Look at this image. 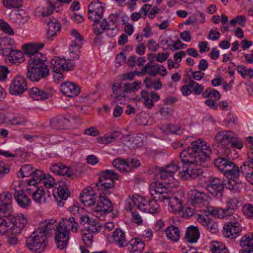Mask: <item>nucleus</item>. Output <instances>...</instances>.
<instances>
[{
    "label": "nucleus",
    "instance_id": "f257e3e1",
    "mask_svg": "<svg viewBox=\"0 0 253 253\" xmlns=\"http://www.w3.org/2000/svg\"><path fill=\"white\" fill-rule=\"evenodd\" d=\"M43 46V43H29L22 46L25 54L29 57L26 75L32 82H37L41 79H45L49 75L44 55L39 52Z\"/></svg>",
    "mask_w": 253,
    "mask_h": 253
},
{
    "label": "nucleus",
    "instance_id": "f03ea898",
    "mask_svg": "<svg viewBox=\"0 0 253 253\" xmlns=\"http://www.w3.org/2000/svg\"><path fill=\"white\" fill-rule=\"evenodd\" d=\"M56 220L53 219H46L40 223L39 227L34 231L26 239L28 249L36 253L43 251L47 238L55 229L54 224Z\"/></svg>",
    "mask_w": 253,
    "mask_h": 253
},
{
    "label": "nucleus",
    "instance_id": "7ed1b4c3",
    "mask_svg": "<svg viewBox=\"0 0 253 253\" xmlns=\"http://www.w3.org/2000/svg\"><path fill=\"white\" fill-rule=\"evenodd\" d=\"M154 192L156 196L155 199L157 200L165 202H169V206L171 210L175 212L180 211L182 209V203L176 197L173 196L169 188L161 182H157L155 183Z\"/></svg>",
    "mask_w": 253,
    "mask_h": 253
},
{
    "label": "nucleus",
    "instance_id": "20e7f679",
    "mask_svg": "<svg viewBox=\"0 0 253 253\" xmlns=\"http://www.w3.org/2000/svg\"><path fill=\"white\" fill-rule=\"evenodd\" d=\"M215 140L218 147L224 149L227 155L230 153V148L241 149L243 147L242 141L240 140L232 131H221L215 136Z\"/></svg>",
    "mask_w": 253,
    "mask_h": 253
},
{
    "label": "nucleus",
    "instance_id": "39448f33",
    "mask_svg": "<svg viewBox=\"0 0 253 253\" xmlns=\"http://www.w3.org/2000/svg\"><path fill=\"white\" fill-rule=\"evenodd\" d=\"M206 156H208L207 154H210V151L206 152ZM203 155V154H201ZM180 158L181 160L182 164H195L196 165H202L206 162V159H207L205 156H198L191 150L189 147L185 149L182 151L179 155Z\"/></svg>",
    "mask_w": 253,
    "mask_h": 253
},
{
    "label": "nucleus",
    "instance_id": "423d86ee",
    "mask_svg": "<svg viewBox=\"0 0 253 253\" xmlns=\"http://www.w3.org/2000/svg\"><path fill=\"white\" fill-rule=\"evenodd\" d=\"M242 173L241 172V169L236 168L225 173L224 174L227 178L228 181L225 184V187L233 192H239L240 191V185L242 183L240 179V176Z\"/></svg>",
    "mask_w": 253,
    "mask_h": 253
},
{
    "label": "nucleus",
    "instance_id": "0eeeda50",
    "mask_svg": "<svg viewBox=\"0 0 253 253\" xmlns=\"http://www.w3.org/2000/svg\"><path fill=\"white\" fill-rule=\"evenodd\" d=\"M9 230L13 235L20 234L28 223L27 218L23 214L19 213L14 216L8 214Z\"/></svg>",
    "mask_w": 253,
    "mask_h": 253
},
{
    "label": "nucleus",
    "instance_id": "6e6552de",
    "mask_svg": "<svg viewBox=\"0 0 253 253\" xmlns=\"http://www.w3.org/2000/svg\"><path fill=\"white\" fill-rule=\"evenodd\" d=\"M224 181L215 177H211L209 179L207 189L209 192L213 196L221 198L223 196V192L225 186Z\"/></svg>",
    "mask_w": 253,
    "mask_h": 253
},
{
    "label": "nucleus",
    "instance_id": "1a4fd4ad",
    "mask_svg": "<svg viewBox=\"0 0 253 253\" xmlns=\"http://www.w3.org/2000/svg\"><path fill=\"white\" fill-rule=\"evenodd\" d=\"M188 147L196 154V155L198 156H201V154H203V156H205L206 155L207 152H208V151H210V154H207L208 156H205V157H207L206 162L210 160V158L212 152L211 149L204 140L199 139L195 141H193L191 142L190 146Z\"/></svg>",
    "mask_w": 253,
    "mask_h": 253
},
{
    "label": "nucleus",
    "instance_id": "9d476101",
    "mask_svg": "<svg viewBox=\"0 0 253 253\" xmlns=\"http://www.w3.org/2000/svg\"><path fill=\"white\" fill-rule=\"evenodd\" d=\"M50 63L53 72L54 73L71 71L75 67L74 64L73 62H68L66 59L61 58L58 56L54 57L51 60Z\"/></svg>",
    "mask_w": 253,
    "mask_h": 253
},
{
    "label": "nucleus",
    "instance_id": "9b49d317",
    "mask_svg": "<svg viewBox=\"0 0 253 253\" xmlns=\"http://www.w3.org/2000/svg\"><path fill=\"white\" fill-rule=\"evenodd\" d=\"M27 89L26 80L21 76H17L13 79L9 88L10 93L14 95L22 94Z\"/></svg>",
    "mask_w": 253,
    "mask_h": 253
},
{
    "label": "nucleus",
    "instance_id": "f8f14e48",
    "mask_svg": "<svg viewBox=\"0 0 253 253\" xmlns=\"http://www.w3.org/2000/svg\"><path fill=\"white\" fill-rule=\"evenodd\" d=\"M104 7L98 0L92 1L88 7V18L91 21L97 22L103 17Z\"/></svg>",
    "mask_w": 253,
    "mask_h": 253
},
{
    "label": "nucleus",
    "instance_id": "ddd939ff",
    "mask_svg": "<svg viewBox=\"0 0 253 253\" xmlns=\"http://www.w3.org/2000/svg\"><path fill=\"white\" fill-rule=\"evenodd\" d=\"M209 196L204 192L196 189L191 190L189 192V199L191 201L192 207L201 208L208 201Z\"/></svg>",
    "mask_w": 253,
    "mask_h": 253
},
{
    "label": "nucleus",
    "instance_id": "4468645a",
    "mask_svg": "<svg viewBox=\"0 0 253 253\" xmlns=\"http://www.w3.org/2000/svg\"><path fill=\"white\" fill-rule=\"evenodd\" d=\"M70 192L66 183L63 181L59 182V186L57 187L56 194H54L55 199L59 207H63L66 203L67 198L70 196Z\"/></svg>",
    "mask_w": 253,
    "mask_h": 253
},
{
    "label": "nucleus",
    "instance_id": "2eb2a0df",
    "mask_svg": "<svg viewBox=\"0 0 253 253\" xmlns=\"http://www.w3.org/2000/svg\"><path fill=\"white\" fill-rule=\"evenodd\" d=\"M241 231L242 228L240 223L236 221L228 222L224 224L222 232L225 237L233 239L240 235Z\"/></svg>",
    "mask_w": 253,
    "mask_h": 253
},
{
    "label": "nucleus",
    "instance_id": "dca6fc26",
    "mask_svg": "<svg viewBox=\"0 0 253 253\" xmlns=\"http://www.w3.org/2000/svg\"><path fill=\"white\" fill-rule=\"evenodd\" d=\"M54 224L55 227H57L59 229H62L64 231H68V234H70V232L76 233L79 229V225L76 221L75 217H72L69 218H63L62 221H60L58 225Z\"/></svg>",
    "mask_w": 253,
    "mask_h": 253
},
{
    "label": "nucleus",
    "instance_id": "f3484780",
    "mask_svg": "<svg viewBox=\"0 0 253 253\" xmlns=\"http://www.w3.org/2000/svg\"><path fill=\"white\" fill-rule=\"evenodd\" d=\"M79 222L80 224L83 226L87 225V226L85 227L89 230L91 231L94 233H97L100 231L102 228L101 224L96 219H90L87 215H83V213L81 214L78 216Z\"/></svg>",
    "mask_w": 253,
    "mask_h": 253
},
{
    "label": "nucleus",
    "instance_id": "a211bd4d",
    "mask_svg": "<svg viewBox=\"0 0 253 253\" xmlns=\"http://www.w3.org/2000/svg\"><path fill=\"white\" fill-rule=\"evenodd\" d=\"M60 90L63 94L68 97H74L78 95L81 89L80 86L75 83L66 82L60 84Z\"/></svg>",
    "mask_w": 253,
    "mask_h": 253
},
{
    "label": "nucleus",
    "instance_id": "6ab92c4d",
    "mask_svg": "<svg viewBox=\"0 0 253 253\" xmlns=\"http://www.w3.org/2000/svg\"><path fill=\"white\" fill-rule=\"evenodd\" d=\"M53 91L52 87L46 88L42 90L34 87L29 90V95L35 100H43L50 97L53 93Z\"/></svg>",
    "mask_w": 253,
    "mask_h": 253
},
{
    "label": "nucleus",
    "instance_id": "aec40b11",
    "mask_svg": "<svg viewBox=\"0 0 253 253\" xmlns=\"http://www.w3.org/2000/svg\"><path fill=\"white\" fill-rule=\"evenodd\" d=\"M106 195L103 193L100 194L99 196V202L97 204L96 207L95 208V211H102L105 214L111 212L113 210V206L110 200Z\"/></svg>",
    "mask_w": 253,
    "mask_h": 253
},
{
    "label": "nucleus",
    "instance_id": "412c9836",
    "mask_svg": "<svg viewBox=\"0 0 253 253\" xmlns=\"http://www.w3.org/2000/svg\"><path fill=\"white\" fill-rule=\"evenodd\" d=\"M56 227L54 239L57 248L62 250L67 246L69 235L68 231H64L62 229Z\"/></svg>",
    "mask_w": 253,
    "mask_h": 253
},
{
    "label": "nucleus",
    "instance_id": "4be33fe9",
    "mask_svg": "<svg viewBox=\"0 0 253 253\" xmlns=\"http://www.w3.org/2000/svg\"><path fill=\"white\" fill-rule=\"evenodd\" d=\"M12 195L8 192L0 194V213L5 214L11 209Z\"/></svg>",
    "mask_w": 253,
    "mask_h": 253
},
{
    "label": "nucleus",
    "instance_id": "5701e85b",
    "mask_svg": "<svg viewBox=\"0 0 253 253\" xmlns=\"http://www.w3.org/2000/svg\"><path fill=\"white\" fill-rule=\"evenodd\" d=\"M70 121L62 116H57L50 121V126L55 129H66L69 126Z\"/></svg>",
    "mask_w": 253,
    "mask_h": 253
},
{
    "label": "nucleus",
    "instance_id": "b1692460",
    "mask_svg": "<svg viewBox=\"0 0 253 253\" xmlns=\"http://www.w3.org/2000/svg\"><path fill=\"white\" fill-rule=\"evenodd\" d=\"M199 221L202 225L210 232L212 233H216L218 231L217 223L209 215H200L198 218Z\"/></svg>",
    "mask_w": 253,
    "mask_h": 253
},
{
    "label": "nucleus",
    "instance_id": "393cba45",
    "mask_svg": "<svg viewBox=\"0 0 253 253\" xmlns=\"http://www.w3.org/2000/svg\"><path fill=\"white\" fill-rule=\"evenodd\" d=\"M141 97L144 99V104L148 108L150 109L154 106V102H156L160 99V96L158 93L151 91L149 92L147 90H142L141 91Z\"/></svg>",
    "mask_w": 253,
    "mask_h": 253
},
{
    "label": "nucleus",
    "instance_id": "a878e982",
    "mask_svg": "<svg viewBox=\"0 0 253 253\" xmlns=\"http://www.w3.org/2000/svg\"><path fill=\"white\" fill-rule=\"evenodd\" d=\"M199 237L200 232L197 227L191 225L186 229L184 239L188 243H196Z\"/></svg>",
    "mask_w": 253,
    "mask_h": 253
},
{
    "label": "nucleus",
    "instance_id": "bb28decb",
    "mask_svg": "<svg viewBox=\"0 0 253 253\" xmlns=\"http://www.w3.org/2000/svg\"><path fill=\"white\" fill-rule=\"evenodd\" d=\"M154 54H148V58L150 61L143 67V71L146 72V74H149L152 76L155 77L160 72L161 65L158 64H153L152 57H154Z\"/></svg>",
    "mask_w": 253,
    "mask_h": 253
},
{
    "label": "nucleus",
    "instance_id": "cd10ccee",
    "mask_svg": "<svg viewBox=\"0 0 253 253\" xmlns=\"http://www.w3.org/2000/svg\"><path fill=\"white\" fill-rule=\"evenodd\" d=\"M14 196L18 205L23 208H27L31 202V199L24 193L23 190L15 189Z\"/></svg>",
    "mask_w": 253,
    "mask_h": 253
},
{
    "label": "nucleus",
    "instance_id": "c85d7f7f",
    "mask_svg": "<svg viewBox=\"0 0 253 253\" xmlns=\"http://www.w3.org/2000/svg\"><path fill=\"white\" fill-rule=\"evenodd\" d=\"M57 21L56 19H54L50 20L47 23L48 29L47 31V39L48 41H52L53 38L56 36L57 33L60 31L61 26Z\"/></svg>",
    "mask_w": 253,
    "mask_h": 253
},
{
    "label": "nucleus",
    "instance_id": "c756f323",
    "mask_svg": "<svg viewBox=\"0 0 253 253\" xmlns=\"http://www.w3.org/2000/svg\"><path fill=\"white\" fill-rule=\"evenodd\" d=\"M130 246L128 248L130 253H141L145 247L144 241L138 238L132 239L129 242Z\"/></svg>",
    "mask_w": 253,
    "mask_h": 253
},
{
    "label": "nucleus",
    "instance_id": "7c9ffc66",
    "mask_svg": "<svg viewBox=\"0 0 253 253\" xmlns=\"http://www.w3.org/2000/svg\"><path fill=\"white\" fill-rule=\"evenodd\" d=\"M112 238L114 242L120 248H123L127 245L125 233L120 228L116 229L113 232Z\"/></svg>",
    "mask_w": 253,
    "mask_h": 253
},
{
    "label": "nucleus",
    "instance_id": "2f4dec72",
    "mask_svg": "<svg viewBox=\"0 0 253 253\" xmlns=\"http://www.w3.org/2000/svg\"><path fill=\"white\" fill-rule=\"evenodd\" d=\"M167 238L173 242H178L180 238V231L178 228L174 225H170L165 230Z\"/></svg>",
    "mask_w": 253,
    "mask_h": 253
},
{
    "label": "nucleus",
    "instance_id": "473e14b6",
    "mask_svg": "<svg viewBox=\"0 0 253 253\" xmlns=\"http://www.w3.org/2000/svg\"><path fill=\"white\" fill-rule=\"evenodd\" d=\"M115 182L114 181L110 180V181L102 180V181H100V178H99L98 181L95 183L96 188L97 190L100 189L102 190V193L105 194V195L110 194L111 192L109 190L113 188Z\"/></svg>",
    "mask_w": 253,
    "mask_h": 253
},
{
    "label": "nucleus",
    "instance_id": "72a5a7b5",
    "mask_svg": "<svg viewBox=\"0 0 253 253\" xmlns=\"http://www.w3.org/2000/svg\"><path fill=\"white\" fill-rule=\"evenodd\" d=\"M93 22L94 32L96 35L102 34L107 29H111L109 22L107 21L106 18L104 19L101 23L100 20H99L97 22H96V21Z\"/></svg>",
    "mask_w": 253,
    "mask_h": 253
},
{
    "label": "nucleus",
    "instance_id": "f704fd0d",
    "mask_svg": "<svg viewBox=\"0 0 253 253\" xmlns=\"http://www.w3.org/2000/svg\"><path fill=\"white\" fill-rule=\"evenodd\" d=\"M32 177L27 181L29 185L36 186L39 183H42L43 179L45 176V173H43L42 170L36 169L33 171V173L31 175Z\"/></svg>",
    "mask_w": 253,
    "mask_h": 253
},
{
    "label": "nucleus",
    "instance_id": "c9c22d12",
    "mask_svg": "<svg viewBox=\"0 0 253 253\" xmlns=\"http://www.w3.org/2000/svg\"><path fill=\"white\" fill-rule=\"evenodd\" d=\"M100 181L109 180L114 181L115 180H119L120 175L114 170L111 169H107L101 171L99 174Z\"/></svg>",
    "mask_w": 253,
    "mask_h": 253
},
{
    "label": "nucleus",
    "instance_id": "e433bc0d",
    "mask_svg": "<svg viewBox=\"0 0 253 253\" xmlns=\"http://www.w3.org/2000/svg\"><path fill=\"white\" fill-rule=\"evenodd\" d=\"M210 248L212 253H229L225 244L216 241L211 242Z\"/></svg>",
    "mask_w": 253,
    "mask_h": 253
},
{
    "label": "nucleus",
    "instance_id": "4c0bfd02",
    "mask_svg": "<svg viewBox=\"0 0 253 253\" xmlns=\"http://www.w3.org/2000/svg\"><path fill=\"white\" fill-rule=\"evenodd\" d=\"M203 173V171L201 169L193 168L189 169L187 168H184V166H182V169L180 171L181 176L183 177L187 174L192 178L198 177L202 175Z\"/></svg>",
    "mask_w": 253,
    "mask_h": 253
},
{
    "label": "nucleus",
    "instance_id": "58836bf2",
    "mask_svg": "<svg viewBox=\"0 0 253 253\" xmlns=\"http://www.w3.org/2000/svg\"><path fill=\"white\" fill-rule=\"evenodd\" d=\"M81 47V45L79 43L76 42V41L72 42V43L69 47L70 59H68V61H74L79 58L80 49Z\"/></svg>",
    "mask_w": 253,
    "mask_h": 253
},
{
    "label": "nucleus",
    "instance_id": "ea45409f",
    "mask_svg": "<svg viewBox=\"0 0 253 253\" xmlns=\"http://www.w3.org/2000/svg\"><path fill=\"white\" fill-rule=\"evenodd\" d=\"M47 3L48 4V7L37 8V10H39V13H40L41 15L43 17L49 15L53 12V11L55 9L56 7L58 8L60 6H57L55 1L53 3L50 0H47Z\"/></svg>",
    "mask_w": 253,
    "mask_h": 253
},
{
    "label": "nucleus",
    "instance_id": "a19ab883",
    "mask_svg": "<svg viewBox=\"0 0 253 253\" xmlns=\"http://www.w3.org/2000/svg\"><path fill=\"white\" fill-rule=\"evenodd\" d=\"M113 93L115 94L114 98L117 101L120 100L123 98H126V93L125 92V88L123 89L122 87V84L116 82L112 85Z\"/></svg>",
    "mask_w": 253,
    "mask_h": 253
},
{
    "label": "nucleus",
    "instance_id": "79ce46f5",
    "mask_svg": "<svg viewBox=\"0 0 253 253\" xmlns=\"http://www.w3.org/2000/svg\"><path fill=\"white\" fill-rule=\"evenodd\" d=\"M182 166L183 165L181 164V162L177 161H173L164 169L165 170L168 172L169 174L173 176V174L178 170L179 171H181L182 169Z\"/></svg>",
    "mask_w": 253,
    "mask_h": 253
},
{
    "label": "nucleus",
    "instance_id": "37998d69",
    "mask_svg": "<svg viewBox=\"0 0 253 253\" xmlns=\"http://www.w3.org/2000/svg\"><path fill=\"white\" fill-rule=\"evenodd\" d=\"M112 165L120 171H130V169H127L128 164L126 163V161L122 158L119 157L114 160L112 162Z\"/></svg>",
    "mask_w": 253,
    "mask_h": 253
},
{
    "label": "nucleus",
    "instance_id": "c03bdc74",
    "mask_svg": "<svg viewBox=\"0 0 253 253\" xmlns=\"http://www.w3.org/2000/svg\"><path fill=\"white\" fill-rule=\"evenodd\" d=\"M241 172L246 177V179L253 185V167L243 165L241 167Z\"/></svg>",
    "mask_w": 253,
    "mask_h": 253
},
{
    "label": "nucleus",
    "instance_id": "a18cd8bd",
    "mask_svg": "<svg viewBox=\"0 0 253 253\" xmlns=\"http://www.w3.org/2000/svg\"><path fill=\"white\" fill-rule=\"evenodd\" d=\"M23 53L17 49H14L11 55L7 58V62L13 64H19L23 61Z\"/></svg>",
    "mask_w": 253,
    "mask_h": 253
},
{
    "label": "nucleus",
    "instance_id": "49530a36",
    "mask_svg": "<svg viewBox=\"0 0 253 253\" xmlns=\"http://www.w3.org/2000/svg\"><path fill=\"white\" fill-rule=\"evenodd\" d=\"M144 83L147 88H153L155 90L160 89L162 87V83L160 79L152 81L150 78L146 77L144 81Z\"/></svg>",
    "mask_w": 253,
    "mask_h": 253
},
{
    "label": "nucleus",
    "instance_id": "de8ad7c7",
    "mask_svg": "<svg viewBox=\"0 0 253 253\" xmlns=\"http://www.w3.org/2000/svg\"><path fill=\"white\" fill-rule=\"evenodd\" d=\"M202 96L204 98H209V99L214 97L215 101L219 100L221 97L219 92L217 90L211 87L207 88L205 91L203 92Z\"/></svg>",
    "mask_w": 253,
    "mask_h": 253
},
{
    "label": "nucleus",
    "instance_id": "09e8293b",
    "mask_svg": "<svg viewBox=\"0 0 253 253\" xmlns=\"http://www.w3.org/2000/svg\"><path fill=\"white\" fill-rule=\"evenodd\" d=\"M33 167L31 165H24L22 166L17 172V175L18 177L23 178L31 176L33 173Z\"/></svg>",
    "mask_w": 253,
    "mask_h": 253
},
{
    "label": "nucleus",
    "instance_id": "8fccbe9b",
    "mask_svg": "<svg viewBox=\"0 0 253 253\" xmlns=\"http://www.w3.org/2000/svg\"><path fill=\"white\" fill-rule=\"evenodd\" d=\"M159 210V205L157 201L155 200H151L149 199V201L147 203L145 208H144V211L150 213H155L158 212Z\"/></svg>",
    "mask_w": 253,
    "mask_h": 253
},
{
    "label": "nucleus",
    "instance_id": "3c124183",
    "mask_svg": "<svg viewBox=\"0 0 253 253\" xmlns=\"http://www.w3.org/2000/svg\"><path fill=\"white\" fill-rule=\"evenodd\" d=\"M5 214H2L0 213V233L1 234H4L9 230V228L10 227V225L9 224L8 215L5 216Z\"/></svg>",
    "mask_w": 253,
    "mask_h": 253
},
{
    "label": "nucleus",
    "instance_id": "603ef678",
    "mask_svg": "<svg viewBox=\"0 0 253 253\" xmlns=\"http://www.w3.org/2000/svg\"><path fill=\"white\" fill-rule=\"evenodd\" d=\"M60 166L61 167V169H60L58 175L66 176L67 178L71 179H74V178L76 177L75 174L71 168L63 164H61Z\"/></svg>",
    "mask_w": 253,
    "mask_h": 253
},
{
    "label": "nucleus",
    "instance_id": "864d4df0",
    "mask_svg": "<svg viewBox=\"0 0 253 253\" xmlns=\"http://www.w3.org/2000/svg\"><path fill=\"white\" fill-rule=\"evenodd\" d=\"M45 189L42 186H39L32 194V198L34 201L38 203L41 202L42 197L44 195Z\"/></svg>",
    "mask_w": 253,
    "mask_h": 253
},
{
    "label": "nucleus",
    "instance_id": "5fc2aeb1",
    "mask_svg": "<svg viewBox=\"0 0 253 253\" xmlns=\"http://www.w3.org/2000/svg\"><path fill=\"white\" fill-rule=\"evenodd\" d=\"M141 83L134 82L132 83H126L125 84L124 88L126 95V93L135 92L140 88Z\"/></svg>",
    "mask_w": 253,
    "mask_h": 253
},
{
    "label": "nucleus",
    "instance_id": "6e6d98bb",
    "mask_svg": "<svg viewBox=\"0 0 253 253\" xmlns=\"http://www.w3.org/2000/svg\"><path fill=\"white\" fill-rule=\"evenodd\" d=\"M135 199L136 204V209L144 211V208H145L147 203L149 201V198L137 195L135 196Z\"/></svg>",
    "mask_w": 253,
    "mask_h": 253
},
{
    "label": "nucleus",
    "instance_id": "4d7b16f0",
    "mask_svg": "<svg viewBox=\"0 0 253 253\" xmlns=\"http://www.w3.org/2000/svg\"><path fill=\"white\" fill-rule=\"evenodd\" d=\"M68 210L75 215L77 219H78V216L84 212V209L80 208L79 204L76 202H74L73 205L69 207Z\"/></svg>",
    "mask_w": 253,
    "mask_h": 253
},
{
    "label": "nucleus",
    "instance_id": "13d9d810",
    "mask_svg": "<svg viewBox=\"0 0 253 253\" xmlns=\"http://www.w3.org/2000/svg\"><path fill=\"white\" fill-rule=\"evenodd\" d=\"M3 4L7 8H19L22 6V0H3Z\"/></svg>",
    "mask_w": 253,
    "mask_h": 253
},
{
    "label": "nucleus",
    "instance_id": "bf43d9fd",
    "mask_svg": "<svg viewBox=\"0 0 253 253\" xmlns=\"http://www.w3.org/2000/svg\"><path fill=\"white\" fill-rule=\"evenodd\" d=\"M189 86H191L192 93H193L195 95H200L203 92L204 86L193 80H190Z\"/></svg>",
    "mask_w": 253,
    "mask_h": 253
},
{
    "label": "nucleus",
    "instance_id": "052dcab7",
    "mask_svg": "<svg viewBox=\"0 0 253 253\" xmlns=\"http://www.w3.org/2000/svg\"><path fill=\"white\" fill-rule=\"evenodd\" d=\"M237 72L244 78L247 76L252 78L253 76V69L252 68L247 69L244 65L238 66Z\"/></svg>",
    "mask_w": 253,
    "mask_h": 253
},
{
    "label": "nucleus",
    "instance_id": "680f3d73",
    "mask_svg": "<svg viewBox=\"0 0 253 253\" xmlns=\"http://www.w3.org/2000/svg\"><path fill=\"white\" fill-rule=\"evenodd\" d=\"M93 233L89 229H85L83 235V240L87 247H90L92 244L93 238Z\"/></svg>",
    "mask_w": 253,
    "mask_h": 253
},
{
    "label": "nucleus",
    "instance_id": "e2e57ef3",
    "mask_svg": "<svg viewBox=\"0 0 253 253\" xmlns=\"http://www.w3.org/2000/svg\"><path fill=\"white\" fill-rule=\"evenodd\" d=\"M229 160L223 157H219L214 161V164L215 166L221 172L224 170L226 165L228 163Z\"/></svg>",
    "mask_w": 253,
    "mask_h": 253
},
{
    "label": "nucleus",
    "instance_id": "0e129e2a",
    "mask_svg": "<svg viewBox=\"0 0 253 253\" xmlns=\"http://www.w3.org/2000/svg\"><path fill=\"white\" fill-rule=\"evenodd\" d=\"M42 184L47 188H50L54 185H57L54 178L49 174H45V176L42 180Z\"/></svg>",
    "mask_w": 253,
    "mask_h": 253
},
{
    "label": "nucleus",
    "instance_id": "69168bd1",
    "mask_svg": "<svg viewBox=\"0 0 253 253\" xmlns=\"http://www.w3.org/2000/svg\"><path fill=\"white\" fill-rule=\"evenodd\" d=\"M0 29L9 35L14 34V31L10 26L2 19H0Z\"/></svg>",
    "mask_w": 253,
    "mask_h": 253
},
{
    "label": "nucleus",
    "instance_id": "338daca9",
    "mask_svg": "<svg viewBox=\"0 0 253 253\" xmlns=\"http://www.w3.org/2000/svg\"><path fill=\"white\" fill-rule=\"evenodd\" d=\"M120 17V13H115L114 14H111L109 16V19L111 23L110 24L111 26V29L115 30L116 29L118 24L117 22Z\"/></svg>",
    "mask_w": 253,
    "mask_h": 253
},
{
    "label": "nucleus",
    "instance_id": "774afa93",
    "mask_svg": "<svg viewBox=\"0 0 253 253\" xmlns=\"http://www.w3.org/2000/svg\"><path fill=\"white\" fill-rule=\"evenodd\" d=\"M241 244L243 246L250 244L253 246V233L249 232L243 236L240 240Z\"/></svg>",
    "mask_w": 253,
    "mask_h": 253
}]
</instances>
